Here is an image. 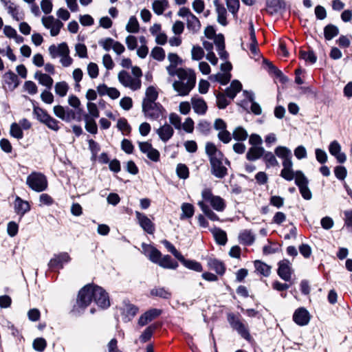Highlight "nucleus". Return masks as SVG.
<instances>
[{
  "mask_svg": "<svg viewBox=\"0 0 352 352\" xmlns=\"http://www.w3.org/2000/svg\"><path fill=\"white\" fill-rule=\"evenodd\" d=\"M276 155L283 160V168L280 176L287 181L295 179V183L298 186L302 197L308 199V188L307 178L301 171L294 172L292 169V151L285 146H278L275 150Z\"/></svg>",
  "mask_w": 352,
  "mask_h": 352,
  "instance_id": "nucleus-1",
  "label": "nucleus"
},
{
  "mask_svg": "<svg viewBox=\"0 0 352 352\" xmlns=\"http://www.w3.org/2000/svg\"><path fill=\"white\" fill-rule=\"evenodd\" d=\"M92 300L103 309L110 306L109 298L105 290L98 285L89 284L80 290L76 307L85 309Z\"/></svg>",
  "mask_w": 352,
  "mask_h": 352,
  "instance_id": "nucleus-2",
  "label": "nucleus"
},
{
  "mask_svg": "<svg viewBox=\"0 0 352 352\" xmlns=\"http://www.w3.org/2000/svg\"><path fill=\"white\" fill-rule=\"evenodd\" d=\"M206 153L209 157L211 173L217 178H223L228 174L227 168L223 162L230 165V161L224 157L223 153L219 151L214 144L207 142L206 144Z\"/></svg>",
  "mask_w": 352,
  "mask_h": 352,
  "instance_id": "nucleus-3",
  "label": "nucleus"
},
{
  "mask_svg": "<svg viewBox=\"0 0 352 352\" xmlns=\"http://www.w3.org/2000/svg\"><path fill=\"white\" fill-rule=\"evenodd\" d=\"M195 84L196 76L194 71L186 69L179 72L178 80L173 82V87L179 96H185L189 94Z\"/></svg>",
  "mask_w": 352,
  "mask_h": 352,
  "instance_id": "nucleus-4",
  "label": "nucleus"
},
{
  "mask_svg": "<svg viewBox=\"0 0 352 352\" xmlns=\"http://www.w3.org/2000/svg\"><path fill=\"white\" fill-rule=\"evenodd\" d=\"M28 186L35 192H43L47 188L48 182L46 176L40 173L34 171L26 179Z\"/></svg>",
  "mask_w": 352,
  "mask_h": 352,
  "instance_id": "nucleus-5",
  "label": "nucleus"
},
{
  "mask_svg": "<svg viewBox=\"0 0 352 352\" xmlns=\"http://www.w3.org/2000/svg\"><path fill=\"white\" fill-rule=\"evenodd\" d=\"M202 201L206 204L208 203L211 207L217 212H223L226 206L223 198L214 195L210 188H204L201 192Z\"/></svg>",
  "mask_w": 352,
  "mask_h": 352,
  "instance_id": "nucleus-6",
  "label": "nucleus"
},
{
  "mask_svg": "<svg viewBox=\"0 0 352 352\" xmlns=\"http://www.w3.org/2000/svg\"><path fill=\"white\" fill-rule=\"evenodd\" d=\"M228 321L231 327L235 330L242 338L246 340H250L251 336L250 334L247 325L241 321L239 316H236L234 314H229L228 315Z\"/></svg>",
  "mask_w": 352,
  "mask_h": 352,
  "instance_id": "nucleus-7",
  "label": "nucleus"
},
{
  "mask_svg": "<svg viewBox=\"0 0 352 352\" xmlns=\"http://www.w3.org/2000/svg\"><path fill=\"white\" fill-rule=\"evenodd\" d=\"M142 111L145 117L152 120H157L162 116L164 108L159 102L142 104Z\"/></svg>",
  "mask_w": 352,
  "mask_h": 352,
  "instance_id": "nucleus-8",
  "label": "nucleus"
},
{
  "mask_svg": "<svg viewBox=\"0 0 352 352\" xmlns=\"http://www.w3.org/2000/svg\"><path fill=\"white\" fill-rule=\"evenodd\" d=\"M118 80L120 82L126 87L135 91L141 87V80L140 78L132 77L127 72L122 70L118 74Z\"/></svg>",
  "mask_w": 352,
  "mask_h": 352,
  "instance_id": "nucleus-9",
  "label": "nucleus"
},
{
  "mask_svg": "<svg viewBox=\"0 0 352 352\" xmlns=\"http://www.w3.org/2000/svg\"><path fill=\"white\" fill-rule=\"evenodd\" d=\"M42 23L45 28L50 30V34L52 36H57L63 26V23L60 20L55 19L53 16L43 17Z\"/></svg>",
  "mask_w": 352,
  "mask_h": 352,
  "instance_id": "nucleus-10",
  "label": "nucleus"
},
{
  "mask_svg": "<svg viewBox=\"0 0 352 352\" xmlns=\"http://www.w3.org/2000/svg\"><path fill=\"white\" fill-rule=\"evenodd\" d=\"M135 217L140 227L148 234H152L155 232V225L152 221L144 214L135 211Z\"/></svg>",
  "mask_w": 352,
  "mask_h": 352,
  "instance_id": "nucleus-11",
  "label": "nucleus"
},
{
  "mask_svg": "<svg viewBox=\"0 0 352 352\" xmlns=\"http://www.w3.org/2000/svg\"><path fill=\"white\" fill-rule=\"evenodd\" d=\"M329 151L331 155L336 158L339 163L342 164L346 161V155L341 152V146L338 141L333 140L330 143Z\"/></svg>",
  "mask_w": 352,
  "mask_h": 352,
  "instance_id": "nucleus-12",
  "label": "nucleus"
},
{
  "mask_svg": "<svg viewBox=\"0 0 352 352\" xmlns=\"http://www.w3.org/2000/svg\"><path fill=\"white\" fill-rule=\"evenodd\" d=\"M292 268L289 262L287 260L278 263V274L285 281H289L292 276Z\"/></svg>",
  "mask_w": 352,
  "mask_h": 352,
  "instance_id": "nucleus-13",
  "label": "nucleus"
},
{
  "mask_svg": "<svg viewBox=\"0 0 352 352\" xmlns=\"http://www.w3.org/2000/svg\"><path fill=\"white\" fill-rule=\"evenodd\" d=\"M142 248L144 254L149 258V260L154 263L158 264L162 256V253L152 245L143 244Z\"/></svg>",
  "mask_w": 352,
  "mask_h": 352,
  "instance_id": "nucleus-14",
  "label": "nucleus"
},
{
  "mask_svg": "<svg viewBox=\"0 0 352 352\" xmlns=\"http://www.w3.org/2000/svg\"><path fill=\"white\" fill-rule=\"evenodd\" d=\"M70 256L67 252H62L58 254L54 255V256L51 258L50 261L48 265L50 268L54 269L57 267H63V265L65 263H68L70 261Z\"/></svg>",
  "mask_w": 352,
  "mask_h": 352,
  "instance_id": "nucleus-15",
  "label": "nucleus"
},
{
  "mask_svg": "<svg viewBox=\"0 0 352 352\" xmlns=\"http://www.w3.org/2000/svg\"><path fill=\"white\" fill-rule=\"evenodd\" d=\"M162 314V310L158 309H151L142 314L139 320L138 324L141 327L145 326L149 322L152 321Z\"/></svg>",
  "mask_w": 352,
  "mask_h": 352,
  "instance_id": "nucleus-16",
  "label": "nucleus"
},
{
  "mask_svg": "<svg viewBox=\"0 0 352 352\" xmlns=\"http://www.w3.org/2000/svg\"><path fill=\"white\" fill-rule=\"evenodd\" d=\"M156 133L162 142H166L173 137L174 130L170 124L166 123L160 126Z\"/></svg>",
  "mask_w": 352,
  "mask_h": 352,
  "instance_id": "nucleus-17",
  "label": "nucleus"
},
{
  "mask_svg": "<svg viewBox=\"0 0 352 352\" xmlns=\"http://www.w3.org/2000/svg\"><path fill=\"white\" fill-rule=\"evenodd\" d=\"M293 320L298 325H306L308 323L307 310L304 307L297 309L294 313Z\"/></svg>",
  "mask_w": 352,
  "mask_h": 352,
  "instance_id": "nucleus-18",
  "label": "nucleus"
},
{
  "mask_svg": "<svg viewBox=\"0 0 352 352\" xmlns=\"http://www.w3.org/2000/svg\"><path fill=\"white\" fill-rule=\"evenodd\" d=\"M192 108L195 112L199 115H204L208 109V106L204 100L200 97L194 96L191 98Z\"/></svg>",
  "mask_w": 352,
  "mask_h": 352,
  "instance_id": "nucleus-19",
  "label": "nucleus"
},
{
  "mask_svg": "<svg viewBox=\"0 0 352 352\" xmlns=\"http://www.w3.org/2000/svg\"><path fill=\"white\" fill-rule=\"evenodd\" d=\"M138 308L129 302H124L122 309L123 320L125 322H129L136 315Z\"/></svg>",
  "mask_w": 352,
  "mask_h": 352,
  "instance_id": "nucleus-20",
  "label": "nucleus"
},
{
  "mask_svg": "<svg viewBox=\"0 0 352 352\" xmlns=\"http://www.w3.org/2000/svg\"><path fill=\"white\" fill-rule=\"evenodd\" d=\"M285 8L283 0H267V12L270 14H274L280 12Z\"/></svg>",
  "mask_w": 352,
  "mask_h": 352,
  "instance_id": "nucleus-21",
  "label": "nucleus"
},
{
  "mask_svg": "<svg viewBox=\"0 0 352 352\" xmlns=\"http://www.w3.org/2000/svg\"><path fill=\"white\" fill-rule=\"evenodd\" d=\"M3 78L10 90H14L19 85L18 76L11 71L6 72L3 75Z\"/></svg>",
  "mask_w": 352,
  "mask_h": 352,
  "instance_id": "nucleus-22",
  "label": "nucleus"
},
{
  "mask_svg": "<svg viewBox=\"0 0 352 352\" xmlns=\"http://www.w3.org/2000/svg\"><path fill=\"white\" fill-rule=\"evenodd\" d=\"M14 209L16 212L22 217L30 210V206L28 201L17 197L14 201Z\"/></svg>",
  "mask_w": 352,
  "mask_h": 352,
  "instance_id": "nucleus-23",
  "label": "nucleus"
},
{
  "mask_svg": "<svg viewBox=\"0 0 352 352\" xmlns=\"http://www.w3.org/2000/svg\"><path fill=\"white\" fill-rule=\"evenodd\" d=\"M214 4L217 13V21L222 25L226 26L228 24L226 19L227 12L226 8L223 5L219 3V0H214Z\"/></svg>",
  "mask_w": 352,
  "mask_h": 352,
  "instance_id": "nucleus-24",
  "label": "nucleus"
},
{
  "mask_svg": "<svg viewBox=\"0 0 352 352\" xmlns=\"http://www.w3.org/2000/svg\"><path fill=\"white\" fill-rule=\"evenodd\" d=\"M208 266L210 269L214 270L218 274L223 275L225 273L226 267L221 261L210 258L208 259Z\"/></svg>",
  "mask_w": 352,
  "mask_h": 352,
  "instance_id": "nucleus-25",
  "label": "nucleus"
},
{
  "mask_svg": "<svg viewBox=\"0 0 352 352\" xmlns=\"http://www.w3.org/2000/svg\"><path fill=\"white\" fill-rule=\"evenodd\" d=\"M186 26L188 30L192 34L197 33L201 29V23L198 18L192 14L186 19Z\"/></svg>",
  "mask_w": 352,
  "mask_h": 352,
  "instance_id": "nucleus-26",
  "label": "nucleus"
},
{
  "mask_svg": "<svg viewBox=\"0 0 352 352\" xmlns=\"http://www.w3.org/2000/svg\"><path fill=\"white\" fill-rule=\"evenodd\" d=\"M34 78L37 80L41 85L45 86L48 89L52 88L54 80L49 75L43 74L41 72H36L34 74Z\"/></svg>",
  "mask_w": 352,
  "mask_h": 352,
  "instance_id": "nucleus-27",
  "label": "nucleus"
},
{
  "mask_svg": "<svg viewBox=\"0 0 352 352\" xmlns=\"http://www.w3.org/2000/svg\"><path fill=\"white\" fill-rule=\"evenodd\" d=\"M265 153L261 146H252L246 154V158L250 161H254L260 158Z\"/></svg>",
  "mask_w": 352,
  "mask_h": 352,
  "instance_id": "nucleus-28",
  "label": "nucleus"
},
{
  "mask_svg": "<svg viewBox=\"0 0 352 352\" xmlns=\"http://www.w3.org/2000/svg\"><path fill=\"white\" fill-rule=\"evenodd\" d=\"M157 265L165 269L175 270L178 267L177 262L174 261L170 255L162 256Z\"/></svg>",
  "mask_w": 352,
  "mask_h": 352,
  "instance_id": "nucleus-29",
  "label": "nucleus"
},
{
  "mask_svg": "<svg viewBox=\"0 0 352 352\" xmlns=\"http://www.w3.org/2000/svg\"><path fill=\"white\" fill-rule=\"evenodd\" d=\"M242 85L239 80H233L230 86L226 90V94L228 97L234 99L236 94L241 90Z\"/></svg>",
  "mask_w": 352,
  "mask_h": 352,
  "instance_id": "nucleus-30",
  "label": "nucleus"
},
{
  "mask_svg": "<svg viewBox=\"0 0 352 352\" xmlns=\"http://www.w3.org/2000/svg\"><path fill=\"white\" fill-rule=\"evenodd\" d=\"M158 98V92L153 86H149L145 93V97L143 99L142 104L156 102Z\"/></svg>",
  "mask_w": 352,
  "mask_h": 352,
  "instance_id": "nucleus-31",
  "label": "nucleus"
},
{
  "mask_svg": "<svg viewBox=\"0 0 352 352\" xmlns=\"http://www.w3.org/2000/svg\"><path fill=\"white\" fill-rule=\"evenodd\" d=\"M186 267L200 272L203 270L202 265L200 263L194 260L186 259L184 256L179 260Z\"/></svg>",
  "mask_w": 352,
  "mask_h": 352,
  "instance_id": "nucleus-32",
  "label": "nucleus"
},
{
  "mask_svg": "<svg viewBox=\"0 0 352 352\" xmlns=\"http://www.w3.org/2000/svg\"><path fill=\"white\" fill-rule=\"evenodd\" d=\"M239 241L241 243L245 245H250L254 241V235L250 230H243L239 236Z\"/></svg>",
  "mask_w": 352,
  "mask_h": 352,
  "instance_id": "nucleus-33",
  "label": "nucleus"
},
{
  "mask_svg": "<svg viewBox=\"0 0 352 352\" xmlns=\"http://www.w3.org/2000/svg\"><path fill=\"white\" fill-rule=\"evenodd\" d=\"M198 206L203 211L204 214L211 221H219V217L210 208V207L204 202V201H199L198 202Z\"/></svg>",
  "mask_w": 352,
  "mask_h": 352,
  "instance_id": "nucleus-34",
  "label": "nucleus"
},
{
  "mask_svg": "<svg viewBox=\"0 0 352 352\" xmlns=\"http://www.w3.org/2000/svg\"><path fill=\"white\" fill-rule=\"evenodd\" d=\"M211 232L218 244L223 245L226 243L227 234L225 231L220 228H214Z\"/></svg>",
  "mask_w": 352,
  "mask_h": 352,
  "instance_id": "nucleus-35",
  "label": "nucleus"
},
{
  "mask_svg": "<svg viewBox=\"0 0 352 352\" xmlns=\"http://www.w3.org/2000/svg\"><path fill=\"white\" fill-rule=\"evenodd\" d=\"M256 271L264 276H268L271 272V267L266 263L256 260L254 263Z\"/></svg>",
  "mask_w": 352,
  "mask_h": 352,
  "instance_id": "nucleus-36",
  "label": "nucleus"
},
{
  "mask_svg": "<svg viewBox=\"0 0 352 352\" xmlns=\"http://www.w3.org/2000/svg\"><path fill=\"white\" fill-rule=\"evenodd\" d=\"M339 34V30L337 26L333 24H329L324 28V36L326 40L330 41Z\"/></svg>",
  "mask_w": 352,
  "mask_h": 352,
  "instance_id": "nucleus-37",
  "label": "nucleus"
},
{
  "mask_svg": "<svg viewBox=\"0 0 352 352\" xmlns=\"http://www.w3.org/2000/svg\"><path fill=\"white\" fill-rule=\"evenodd\" d=\"M94 119L95 118H90V116L89 115L84 116V120L85 121V129L88 132L92 134H96L98 132L97 124Z\"/></svg>",
  "mask_w": 352,
  "mask_h": 352,
  "instance_id": "nucleus-38",
  "label": "nucleus"
},
{
  "mask_svg": "<svg viewBox=\"0 0 352 352\" xmlns=\"http://www.w3.org/2000/svg\"><path fill=\"white\" fill-rule=\"evenodd\" d=\"M151 294L164 299H169L171 297V292L164 287H155L151 290Z\"/></svg>",
  "mask_w": 352,
  "mask_h": 352,
  "instance_id": "nucleus-39",
  "label": "nucleus"
},
{
  "mask_svg": "<svg viewBox=\"0 0 352 352\" xmlns=\"http://www.w3.org/2000/svg\"><path fill=\"white\" fill-rule=\"evenodd\" d=\"M232 135L235 140L244 141L248 138V133L242 126H237L233 131Z\"/></svg>",
  "mask_w": 352,
  "mask_h": 352,
  "instance_id": "nucleus-40",
  "label": "nucleus"
},
{
  "mask_svg": "<svg viewBox=\"0 0 352 352\" xmlns=\"http://www.w3.org/2000/svg\"><path fill=\"white\" fill-rule=\"evenodd\" d=\"M231 78L230 73L221 74L218 73L209 77L211 80L219 82L221 85H225L228 83Z\"/></svg>",
  "mask_w": 352,
  "mask_h": 352,
  "instance_id": "nucleus-41",
  "label": "nucleus"
},
{
  "mask_svg": "<svg viewBox=\"0 0 352 352\" xmlns=\"http://www.w3.org/2000/svg\"><path fill=\"white\" fill-rule=\"evenodd\" d=\"M250 40H251V43L250 44V47H249L250 50L252 52V54H253L254 55H257L258 51V49L257 47L258 44H257L256 38V35H255V32H254V30L252 24H251V25H250Z\"/></svg>",
  "mask_w": 352,
  "mask_h": 352,
  "instance_id": "nucleus-42",
  "label": "nucleus"
},
{
  "mask_svg": "<svg viewBox=\"0 0 352 352\" xmlns=\"http://www.w3.org/2000/svg\"><path fill=\"white\" fill-rule=\"evenodd\" d=\"M139 29V23L135 16H131L126 26V30L130 33H138Z\"/></svg>",
  "mask_w": 352,
  "mask_h": 352,
  "instance_id": "nucleus-43",
  "label": "nucleus"
},
{
  "mask_svg": "<svg viewBox=\"0 0 352 352\" xmlns=\"http://www.w3.org/2000/svg\"><path fill=\"white\" fill-rule=\"evenodd\" d=\"M182 214H181V219L184 218H190L194 214V207L192 204L184 203L182 205Z\"/></svg>",
  "mask_w": 352,
  "mask_h": 352,
  "instance_id": "nucleus-44",
  "label": "nucleus"
},
{
  "mask_svg": "<svg viewBox=\"0 0 352 352\" xmlns=\"http://www.w3.org/2000/svg\"><path fill=\"white\" fill-rule=\"evenodd\" d=\"M69 89L67 83L65 81L56 82L55 85V92L60 97H64L67 95Z\"/></svg>",
  "mask_w": 352,
  "mask_h": 352,
  "instance_id": "nucleus-45",
  "label": "nucleus"
},
{
  "mask_svg": "<svg viewBox=\"0 0 352 352\" xmlns=\"http://www.w3.org/2000/svg\"><path fill=\"white\" fill-rule=\"evenodd\" d=\"M33 113L36 116V118L43 124L50 117L46 111L38 107H34Z\"/></svg>",
  "mask_w": 352,
  "mask_h": 352,
  "instance_id": "nucleus-46",
  "label": "nucleus"
},
{
  "mask_svg": "<svg viewBox=\"0 0 352 352\" xmlns=\"http://www.w3.org/2000/svg\"><path fill=\"white\" fill-rule=\"evenodd\" d=\"M7 10L14 20L19 21L23 19L21 13H20L18 7L14 3H10V5L8 6Z\"/></svg>",
  "mask_w": 352,
  "mask_h": 352,
  "instance_id": "nucleus-47",
  "label": "nucleus"
},
{
  "mask_svg": "<svg viewBox=\"0 0 352 352\" xmlns=\"http://www.w3.org/2000/svg\"><path fill=\"white\" fill-rule=\"evenodd\" d=\"M165 0H155L153 3V10L157 15L162 14L166 8Z\"/></svg>",
  "mask_w": 352,
  "mask_h": 352,
  "instance_id": "nucleus-48",
  "label": "nucleus"
},
{
  "mask_svg": "<svg viewBox=\"0 0 352 352\" xmlns=\"http://www.w3.org/2000/svg\"><path fill=\"white\" fill-rule=\"evenodd\" d=\"M155 328V325L148 326L140 336V341L143 343L148 341L151 338Z\"/></svg>",
  "mask_w": 352,
  "mask_h": 352,
  "instance_id": "nucleus-49",
  "label": "nucleus"
},
{
  "mask_svg": "<svg viewBox=\"0 0 352 352\" xmlns=\"http://www.w3.org/2000/svg\"><path fill=\"white\" fill-rule=\"evenodd\" d=\"M306 80V70L298 67L295 70V82L298 85H302Z\"/></svg>",
  "mask_w": 352,
  "mask_h": 352,
  "instance_id": "nucleus-50",
  "label": "nucleus"
},
{
  "mask_svg": "<svg viewBox=\"0 0 352 352\" xmlns=\"http://www.w3.org/2000/svg\"><path fill=\"white\" fill-rule=\"evenodd\" d=\"M10 135L18 140L22 139L23 137V131L16 123H12L11 124Z\"/></svg>",
  "mask_w": 352,
  "mask_h": 352,
  "instance_id": "nucleus-51",
  "label": "nucleus"
},
{
  "mask_svg": "<svg viewBox=\"0 0 352 352\" xmlns=\"http://www.w3.org/2000/svg\"><path fill=\"white\" fill-rule=\"evenodd\" d=\"M162 243L168 250V251L170 252L177 259L179 260L182 258L183 255L179 251H177L175 246L168 241L164 240L162 241Z\"/></svg>",
  "mask_w": 352,
  "mask_h": 352,
  "instance_id": "nucleus-52",
  "label": "nucleus"
},
{
  "mask_svg": "<svg viewBox=\"0 0 352 352\" xmlns=\"http://www.w3.org/2000/svg\"><path fill=\"white\" fill-rule=\"evenodd\" d=\"M151 56L154 59L162 61L165 58V52L160 47H155L151 51Z\"/></svg>",
  "mask_w": 352,
  "mask_h": 352,
  "instance_id": "nucleus-53",
  "label": "nucleus"
},
{
  "mask_svg": "<svg viewBox=\"0 0 352 352\" xmlns=\"http://www.w3.org/2000/svg\"><path fill=\"white\" fill-rule=\"evenodd\" d=\"M177 176L181 179H186L189 176L188 168L184 164H179L176 168Z\"/></svg>",
  "mask_w": 352,
  "mask_h": 352,
  "instance_id": "nucleus-54",
  "label": "nucleus"
},
{
  "mask_svg": "<svg viewBox=\"0 0 352 352\" xmlns=\"http://www.w3.org/2000/svg\"><path fill=\"white\" fill-rule=\"evenodd\" d=\"M168 119L170 124L173 125L176 129H182V118L177 113H170Z\"/></svg>",
  "mask_w": 352,
  "mask_h": 352,
  "instance_id": "nucleus-55",
  "label": "nucleus"
},
{
  "mask_svg": "<svg viewBox=\"0 0 352 352\" xmlns=\"http://www.w3.org/2000/svg\"><path fill=\"white\" fill-rule=\"evenodd\" d=\"M249 100L252 102L251 104V111L255 115H261L262 113V109L261 106L256 102H254V96L253 94H249L247 96Z\"/></svg>",
  "mask_w": 352,
  "mask_h": 352,
  "instance_id": "nucleus-56",
  "label": "nucleus"
},
{
  "mask_svg": "<svg viewBox=\"0 0 352 352\" xmlns=\"http://www.w3.org/2000/svg\"><path fill=\"white\" fill-rule=\"evenodd\" d=\"M197 130L204 135H208L211 129L210 123L206 120H201L197 126Z\"/></svg>",
  "mask_w": 352,
  "mask_h": 352,
  "instance_id": "nucleus-57",
  "label": "nucleus"
},
{
  "mask_svg": "<svg viewBox=\"0 0 352 352\" xmlns=\"http://www.w3.org/2000/svg\"><path fill=\"white\" fill-rule=\"evenodd\" d=\"M191 55L192 60H199L204 57V51L199 46H193L191 50Z\"/></svg>",
  "mask_w": 352,
  "mask_h": 352,
  "instance_id": "nucleus-58",
  "label": "nucleus"
},
{
  "mask_svg": "<svg viewBox=\"0 0 352 352\" xmlns=\"http://www.w3.org/2000/svg\"><path fill=\"white\" fill-rule=\"evenodd\" d=\"M47 346V342L44 338H36L33 342V348L39 352H42L45 350Z\"/></svg>",
  "mask_w": 352,
  "mask_h": 352,
  "instance_id": "nucleus-59",
  "label": "nucleus"
},
{
  "mask_svg": "<svg viewBox=\"0 0 352 352\" xmlns=\"http://www.w3.org/2000/svg\"><path fill=\"white\" fill-rule=\"evenodd\" d=\"M87 107L89 112L87 115L90 116V118H98L99 117V111L95 103L89 102L87 104Z\"/></svg>",
  "mask_w": 352,
  "mask_h": 352,
  "instance_id": "nucleus-60",
  "label": "nucleus"
},
{
  "mask_svg": "<svg viewBox=\"0 0 352 352\" xmlns=\"http://www.w3.org/2000/svg\"><path fill=\"white\" fill-rule=\"evenodd\" d=\"M285 199L282 197L273 195L270 198V204L276 207V208H280L284 205Z\"/></svg>",
  "mask_w": 352,
  "mask_h": 352,
  "instance_id": "nucleus-61",
  "label": "nucleus"
},
{
  "mask_svg": "<svg viewBox=\"0 0 352 352\" xmlns=\"http://www.w3.org/2000/svg\"><path fill=\"white\" fill-rule=\"evenodd\" d=\"M264 160L267 164V166H275L278 165V162L274 155L271 152L264 153Z\"/></svg>",
  "mask_w": 352,
  "mask_h": 352,
  "instance_id": "nucleus-62",
  "label": "nucleus"
},
{
  "mask_svg": "<svg viewBox=\"0 0 352 352\" xmlns=\"http://www.w3.org/2000/svg\"><path fill=\"white\" fill-rule=\"evenodd\" d=\"M226 5L228 10L234 15H235L239 8V0H226Z\"/></svg>",
  "mask_w": 352,
  "mask_h": 352,
  "instance_id": "nucleus-63",
  "label": "nucleus"
},
{
  "mask_svg": "<svg viewBox=\"0 0 352 352\" xmlns=\"http://www.w3.org/2000/svg\"><path fill=\"white\" fill-rule=\"evenodd\" d=\"M117 126L123 133H129L131 130L130 125L128 124V122L125 118L119 119Z\"/></svg>",
  "mask_w": 352,
  "mask_h": 352,
  "instance_id": "nucleus-64",
  "label": "nucleus"
}]
</instances>
